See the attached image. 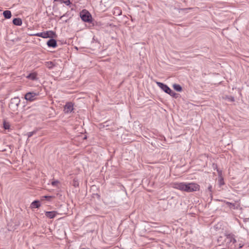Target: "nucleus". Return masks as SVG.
Instances as JSON below:
<instances>
[{
	"instance_id": "1",
	"label": "nucleus",
	"mask_w": 249,
	"mask_h": 249,
	"mask_svg": "<svg viewBox=\"0 0 249 249\" xmlns=\"http://www.w3.org/2000/svg\"><path fill=\"white\" fill-rule=\"evenodd\" d=\"M173 187L179 190L186 192H193L199 190V185L194 183H175L173 184Z\"/></svg>"
},
{
	"instance_id": "2",
	"label": "nucleus",
	"mask_w": 249,
	"mask_h": 249,
	"mask_svg": "<svg viewBox=\"0 0 249 249\" xmlns=\"http://www.w3.org/2000/svg\"><path fill=\"white\" fill-rule=\"evenodd\" d=\"M156 84L165 93L173 97L176 98L178 97V94L174 92L167 85L160 82H157Z\"/></svg>"
},
{
	"instance_id": "3",
	"label": "nucleus",
	"mask_w": 249,
	"mask_h": 249,
	"mask_svg": "<svg viewBox=\"0 0 249 249\" xmlns=\"http://www.w3.org/2000/svg\"><path fill=\"white\" fill-rule=\"evenodd\" d=\"M20 102V99L18 97L12 98L9 104V108L14 112L17 111Z\"/></svg>"
},
{
	"instance_id": "4",
	"label": "nucleus",
	"mask_w": 249,
	"mask_h": 249,
	"mask_svg": "<svg viewBox=\"0 0 249 249\" xmlns=\"http://www.w3.org/2000/svg\"><path fill=\"white\" fill-rule=\"evenodd\" d=\"M81 19L86 22L91 23L92 18L90 13L86 10H83L80 13Z\"/></svg>"
},
{
	"instance_id": "5",
	"label": "nucleus",
	"mask_w": 249,
	"mask_h": 249,
	"mask_svg": "<svg viewBox=\"0 0 249 249\" xmlns=\"http://www.w3.org/2000/svg\"><path fill=\"white\" fill-rule=\"evenodd\" d=\"M39 95L38 92H29L25 94L24 98L26 100L32 102L36 99V97Z\"/></svg>"
},
{
	"instance_id": "6",
	"label": "nucleus",
	"mask_w": 249,
	"mask_h": 249,
	"mask_svg": "<svg viewBox=\"0 0 249 249\" xmlns=\"http://www.w3.org/2000/svg\"><path fill=\"white\" fill-rule=\"evenodd\" d=\"M73 110V105L71 102H68L64 106V111L65 113H68L72 112Z\"/></svg>"
},
{
	"instance_id": "7",
	"label": "nucleus",
	"mask_w": 249,
	"mask_h": 249,
	"mask_svg": "<svg viewBox=\"0 0 249 249\" xmlns=\"http://www.w3.org/2000/svg\"><path fill=\"white\" fill-rule=\"evenodd\" d=\"M47 45L49 47L55 48L57 47L56 40L53 38H51L47 41Z\"/></svg>"
},
{
	"instance_id": "8",
	"label": "nucleus",
	"mask_w": 249,
	"mask_h": 249,
	"mask_svg": "<svg viewBox=\"0 0 249 249\" xmlns=\"http://www.w3.org/2000/svg\"><path fill=\"white\" fill-rule=\"evenodd\" d=\"M56 34L53 31L44 32V38H53L56 36Z\"/></svg>"
},
{
	"instance_id": "9",
	"label": "nucleus",
	"mask_w": 249,
	"mask_h": 249,
	"mask_svg": "<svg viewBox=\"0 0 249 249\" xmlns=\"http://www.w3.org/2000/svg\"><path fill=\"white\" fill-rule=\"evenodd\" d=\"M226 236L227 239L228 240V241L227 242L228 244H230L231 243L234 244L236 242V240L234 237V235L231 234H226Z\"/></svg>"
},
{
	"instance_id": "10",
	"label": "nucleus",
	"mask_w": 249,
	"mask_h": 249,
	"mask_svg": "<svg viewBox=\"0 0 249 249\" xmlns=\"http://www.w3.org/2000/svg\"><path fill=\"white\" fill-rule=\"evenodd\" d=\"M57 213L55 211H49L45 212V215L49 218H53L55 217Z\"/></svg>"
},
{
	"instance_id": "11",
	"label": "nucleus",
	"mask_w": 249,
	"mask_h": 249,
	"mask_svg": "<svg viewBox=\"0 0 249 249\" xmlns=\"http://www.w3.org/2000/svg\"><path fill=\"white\" fill-rule=\"evenodd\" d=\"M113 14L116 16H120L122 14V10L119 7H115L113 9Z\"/></svg>"
},
{
	"instance_id": "12",
	"label": "nucleus",
	"mask_w": 249,
	"mask_h": 249,
	"mask_svg": "<svg viewBox=\"0 0 249 249\" xmlns=\"http://www.w3.org/2000/svg\"><path fill=\"white\" fill-rule=\"evenodd\" d=\"M13 23L16 26H20L22 25V21L21 18H14L13 20Z\"/></svg>"
},
{
	"instance_id": "13",
	"label": "nucleus",
	"mask_w": 249,
	"mask_h": 249,
	"mask_svg": "<svg viewBox=\"0 0 249 249\" xmlns=\"http://www.w3.org/2000/svg\"><path fill=\"white\" fill-rule=\"evenodd\" d=\"M225 203L228 206H229V207L231 209H238V208L239 207V205H236L234 203H231L230 202H228V201H225Z\"/></svg>"
},
{
	"instance_id": "14",
	"label": "nucleus",
	"mask_w": 249,
	"mask_h": 249,
	"mask_svg": "<svg viewBox=\"0 0 249 249\" xmlns=\"http://www.w3.org/2000/svg\"><path fill=\"white\" fill-rule=\"evenodd\" d=\"M3 15L6 19H9L12 16L11 12L9 10H5L3 12Z\"/></svg>"
},
{
	"instance_id": "15",
	"label": "nucleus",
	"mask_w": 249,
	"mask_h": 249,
	"mask_svg": "<svg viewBox=\"0 0 249 249\" xmlns=\"http://www.w3.org/2000/svg\"><path fill=\"white\" fill-rule=\"evenodd\" d=\"M11 145H4V146H0V151H1V152L6 151L8 150V149H9L10 152H11Z\"/></svg>"
},
{
	"instance_id": "16",
	"label": "nucleus",
	"mask_w": 249,
	"mask_h": 249,
	"mask_svg": "<svg viewBox=\"0 0 249 249\" xmlns=\"http://www.w3.org/2000/svg\"><path fill=\"white\" fill-rule=\"evenodd\" d=\"M40 206V204L38 200H35L31 203V207L33 208H38Z\"/></svg>"
},
{
	"instance_id": "17",
	"label": "nucleus",
	"mask_w": 249,
	"mask_h": 249,
	"mask_svg": "<svg viewBox=\"0 0 249 249\" xmlns=\"http://www.w3.org/2000/svg\"><path fill=\"white\" fill-rule=\"evenodd\" d=\"M173 87L175 90L178 92H180L182 90L181 86L178 84H174L173 85Z\"/></svg>"
},
{
	"instance_id": "18",
	"label": "nucleus",
	"mask_w": 249,
	"mask_h": 249,
	"mask_svg": "<svg viewBox=\"0 0 249 249\" xmlns=\"http://www.w3.org/2000/svg\"><path fill=\"white\" fill-rule=\"evenodd\" d=\"M110 125L109 124L108 121H106L103 123L100 124H99V127L100 129H102L105 127H107L109 126Z\"/></svg>"
},
{
	"instance_id": "19",
	"label": "nucleus",
	"mask_w": 249,
	"mask_h": 249,
	"mask_svg": "<svg viewBox=\"0 0 249 249\" xmlns=\"http://www.w3.org/2000/svg\"><path fill=\"white\" fill-rule=\"evenodd\" d=\"M3 128L7 130L10 128V125L9 123L6 122L5 120H4L3 122Z\"/></svg>"
},
{
	"instance_id": "20",
	"label": "nucleus",
	"mask_w": 249,
	"mask_h": 249,
	"mask_svg": "<svg viewBox=\"0 0 249 249\" xmlns=\"http://www.w3.org/2000/svg\"><path fill=\"white\" fill-rule=\"evenodd\" d=\"M46 66L49 69H52L54 67V64L52 61H48L46 62Z\"/></svg>"
},
{
	"instance_id": "21",
	"label": "nucleus",
	"mask_w": 249,
	"mask_h": 249,
	"mask_svg": "<svg viewBox=\"0 0 249 249\" xmlns=\"http://www.w3.org/2000/svg\"><path fill=\"white\" fill-rule=\"evenodd\" d=\"M27 77L31 80H34L36 79V74H35V73H30L27 76Z\"/></svg>"
},
{
	"instance_id": "22",
	"label": "nucleus",
	"mask_w": 249,
	"mask_h": 249,
	"mask_svg": "<svg viewBox=\"0 0 249 249\" xmlns=\"http://www.w3.org/2000/svg\"><path fill=\"white\" fill-rule=\"evenodd\" d=\"M72 184L75 187H78L79 186V182L78 181V180L75 178H74L72 180Z\"/></svg>"
},
{
	"instance_id": "23",
	"label": "nucleus",
	"mask_w": 249,
	"mask_h": 249,
	"mask_svg": "<svg viewBox=\"0 0 249 249\" xmlns=\"http://www.w3.org/2000/svg\"><path fill=\"white\" fill-rule=\"evenodd\" d=\"M60 2L62 3H65L66 5H69L71 4L70 0H60Z\"/></svg>"
},
{
	"instance_id": "24",
	"label": "nucleus",
	"mask_w": 249,
	"mask_h": 249,
	"mask_svg": "<svg viewBox=\"0 0 249 249\" xmlns=\"http://www.w3.org/2000/svg\"><path fill=\"white\" fill-rule=\"evenodd\" d=\"M218 183H219V186H220L222 185H223L224 184V179L222 177H219V179H218Z\"/></svg>"
},
{
	"instance_id": "25",
	"label": "nucleus",
	"mask_w": 249,
	"mask_h": 249,
	"mask_svg": "<svg viewBox=\"0 0 249 249\" xmlns=\"http://www.w3.org/2000/svg\"><path fill=\"white\" fill-rule=\"evenodd\" d=\"M44 32H41V33H36V34H35L34 36L44 38Z\"/></svg>"
},
{
	"instance_id": "26",
	"label": "nucleus",
	"mask_w": 249,
	"mask_h": 249,
	"mask_svg": "<svg viewBox=\"0 0 249 249\" xmlns=\"http://www.w3.org/2000/svg\"><path fill=\"white\" fill-rule=\"evenodd\" d=\"M36 131L34 130L32 132H29L27 133V136L28 138L31 137L34 134H36Z\"/></svg>"
},
{
	"instance_id": "27",
	"label": "nucleus",
	"mask_w": 249,
	"mask_h": 249,
	"mask_svg": "<svg viewBox=\"0 0 249 249\" xmlns=\"http://www.w3.org/2000/svg\"><path fill=\"white\" fill-rule=\"evenodd\" d=\"M208 191L210 192V195L212 196V186L211 185H209L208 187Z\"/></svg>"
},
{
	"instance_id": "28",
	"label": "nucleus",
	"mask_w": 249,
	"mask_h": 249,
	"mask_svg": "<svg viewBox=\"0 0 249 249\" xmlns=\"http://www.w3.org/2000/svg\"><path fill=\"white\" fill-rule=\"evenodd\" d=\"M59 183L58 181L55 180L52 182V185L53 186H56Z\"/></svg>"
},
{
	"instance_id": "29",
	"label": "nucleus",
	"mask_w": 249,
	"mask_h": 249,
	"mask_svg": "<svg viewBox=\"0 0 249 249\" xmlns=\"http://www.w3.org/2000/svg\"><path fill=\"white\" fill-rule=\"evenodd\" d=\"M43 197L45 198L46 199H47L48 200H49L50 199V198H51L52 197V196H43Z\"/></svg>"
},
{
	"instance_id": "30",
	"label": "nucleus",
	"mask_w": 249,
	"mask_h": 249,
	"mask_svg": "<svg viewBox=\"0 0 249 249\" xmlns=\"http://www.w3.org/2000/svg\"><path fill=\"white\" fill-rule=\"evenodd\" d=\"M213 169H217V166L216 164L213 163ZM217 171L218 172V170L217 169Z\"/></svg>"
},
{
	"instance_id": "31",
	"label": "nucleus",
	"mask_w": 249,
	"mask_h": 249,
	"mask_svg": "<svg viewBox=\"0 0 249 249\" xmlns=\"http://www.w3.org/2000/svg\"><path fill=\"white\" fill-rule=\"evenodd\" d=\"M231 101H234V98H233V97H232V99H231Z\"/></svg>"
},
{
	"instance_id": "32",
	"label": "nucleus",
	"mask_w": 249,
	"mask_h": 249,
	"mask_svg": "<svg viewBox=\"0 0 249 249\" xmlns=\"http://www.w3.org/2000/svg\"><path fill=\"white\" fill-rule=\"evenodd\" d=\"M54 1H60V0H54Z\"/></svg>"
},
{
	"instance_id": "33",
	"label": "nucleus",
	"mask_w": 249,
	"mask_h": 249,
	"mask_svg": "<svg viewBox=\"0 0 249 249\" xmlns=\"http://www.w3.org/2000/svg\"><path fill=\"white\" fill-rule=\"evenodd\" d=\"M64 16H65V15H63L62 16H61L60 18H62L63 17H64Z\"/></svg>"
}]
</instances>
